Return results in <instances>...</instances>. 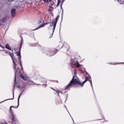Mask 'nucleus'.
Instances as JSON below:
<instances>
[{
    "mask_svg": "<svg viewBox=\"0 0 124 124\" xmlns=\"http://www.w3.org/2000/svg\"><path fill=\"white\" fill-rule=\"evenodd\" d=\"M59 18H60V16H58L55 19H53L52 22H50V24H52L51 26H53V31L52 33V36H53V34L54 33V31H55V29H56V26H57V23H58V21H59Z\"/></svg>",
    "mask_w": 124,
    "mask_h": 124,
    "instance_id": "nucleus-2",
    "label": "nucleus"
},
{
    "mask_svg": "<svg viewBox=\"0 0 124 124\" xmlns=\"http://www.w3.org/2000/svg\"><path fill=\"white\" fill-rule=\"evenodd\" d=\"M64 0H62V3H61V8H62V3H63Z\"/></svg>",
    "mask_w": 124,
    "mask_h": 124,
    "instance_id": "nucleus-19",
    "label": "nucleus"
},
{
    "mask_svg": "<svg viewBox=\"0 0 124 124\" xmlns=\"http://www.w3.org/2000/svg\"><path fill=\"white\" fill-rule=\"evenodd\" d=\"M12 107H14L13 106H11L10 107V111L11 112V114H12V122H14L15 121H16V115H14L12 112H11V108Z\"/></svg>",
    "mask_w": 124,
    "mask_h": 124,
    "instance_id": "nucleus-6",
    "label": "nucleus"
},
{
    "mask_svg": "<svg viewBox=\"0 0 124 124\" xmlns=\"http://www.w3.org/2000/svg\"><path fill=\"white\" fill-rule=\"evenodd\" d=\"M51 82H55L54 80H50Z\"/></svg>",
    "mask_w": 124,
    "mask_h": 124,
    "instance_id": "nucleus-28",
    "label": "nucleus"
},
{
    "mask_svg": "<svg viewBox=\"0 0 124 124\" xmlns=\"http://www.w3.org/2000/svg\"><path fill=\"white\" fill-rule=\"evenodd\" d=\"M61 0H58L57 3H59V4H60V3H61Z\"/></svg>",
    "mask_w": 124,
    "mask_h": 124,
    "instance_id": "nucleus-21",
    "label": "nucleus"
},
{
    "mask_svg": "<svg viewBox=\"0 0 124 124\" xmlns=\"http://www.w3.org/2000/svg\"><path fill=\"white\" fill-rule=\"evenodd\" d=\"M5 48L6 49H7V50L11 51V47H10V46H9V44H7L5 46Z\"/></svg>",
    "mask_w": 124,
    "mask_h": 124,
    "instance_id": "nucleus-9",
    "label": "nucleus"
},
{
    "mask_svg": "<svg viewBox=\"0 0 124 124\" xmlns=\"http://www.w3.org/2000/svg\"><path fill=\"white\" fill-rule=\"evenodd\" d=\"M55 54H56V52H52V54H48V55H49V56H50L51 57L52 56H54V55H55Z\"/></svg>",
    "mask_w": 124,
    "mask_h": 124,
    "instance_id": "nucleus-14",
    "label": "nucleus"
},
{
    "mask_svg": "<svg viewBox=\"0 0 124 124\" xmlns=\"http://www.w3.org/2000/svg\"><path fill=\"white\" fill-rule=\"evenodd\" d=\"M75 76L73 77L71 81L67 85H66L64 87V90H67L69 89V88H72L75 86V85H79L81 86V87H83L84 84L86 83L87 81H89L91 83L92 87H93V83L92 82V78H89L88 77H86V79L84 80L82 83L79 80V78L78 77H76V71L74 72Z\"/></svg>",
    "mask_w": 124,
    "mask_h": 124,
    "instance_id": "nucleus-1",
    "label": "nucleus"
},
{
    "mask_svg": "<svg viewBox=\"0 0 124 124\" xmlns=\"http://www.w3.org/2000/svg\"><path fill=\"white\" fill-rule=\"evenodd\" d=\"M17 88L18 89H21V86H20V85H17Z\"/></svg>",
    "mask_w": 124,
    "mask_h": 124,
    "instance_id": "nucleus-22",
    "label": "nucleus"
},
{
    "mask_svg": "<svg viewBox=\"0 0 124 124\" xmlns=\"http://www.w3.org/2000/svg\"><path fill=\"white\" fill-rule=\"evenodd\" d=\"M9 55L10 57L12 58L13 62V68L15 70H16V63H15V61H14V54L13 53L10 52V51L9 52Z\"/></svg>",
    "mask_w": 124,
    "mask_h": 124,
    "instance_id": "nucleus-4",
    "label": "nucleus"
},
{
    "mask_svg": "<svg viewBox=\"0 0 124 124\" xmlns=\"http://www.w3.org/2000/svg\"><path fill=\"white\" fill-rule=\"evenodd\" d=\"M118 2H119L121 4H123V1H122L121 0H117Z\"/></svg>",
    "mask_w": 124,
    "mask_h": 124,
    "instance_id": "nucleus-17",
    "label": "nucleus"
},
{
    "mask_svg": "<svg viewBox=\"0 0 124 124\" xmlns=\"http://www.w3.org/2000/svg\"><path fill=\"white\" fill-rule=\"evenodd\" d=\"M15 13H16V9H13L11 10V14H12V16H14L15 15Z\"/></svg>",
    "mask_w": 124,
    "mask_h": 124,
    "instance_id": "nucleus-8",
    "label": "nucleus"
},
{
    "mask_svg": "<svg viewBox=\"0 0 124 124\" xmlns=\"http://www.w3.org/2000/svg\"><path fill=\"white\" fill-rule=\"evenodd\" d=\"M50 0V1H51V0Z\"/></svg>",
    "mask_w": 124,
    "mask_h": 124,
    "instance_id": "nucleus-32",
    "label": "nucleus"
},
{
    "mask_svg": "<svg viewBox=\"0 0 124 124\" xmlns=\"http://www.w3.org/2000/svg\"><path fill=\"white\" fill-rule=\"evenodd\" d=\"M23 38H22L21 43L19 45V51L16 53L17 56H18L19 59V62H21V49H22V46L23 45V43H24V42H23Z\"/></svg>",
    "mask_w": 124,
    "mask_h": 124,
    "instance_id": "nucleus-3",
    "label": "nucleus"
},
{
    "mask_svg": "<svg viewBox=\"0 0 124 124\" xmlns=\"http://www.w3.org/2000/svg\"><path fill=\"white\" fill-rule=\"evenodd\" d=\"M51 89L52 90H53L54 91H55V92H57V93H58V95L60 96V94H59V93H61V91H60L59 90H56L53 89L52 88H51Z\"/></svg>",
    "mask_w": 124,
    "mask_h": 124,
    "instance_id": "nucleus-13",
    "label": "nucleus"
},
{
    "mask_svg": "<svg viewBox=\"0 0 124 124\" xmlns=\"http://www.w3.org/2000/svg\"><path fill=\"white\" fill-rule=\"evenodd\" d=\"M16 72H17V71H16V72H15V83H16Z\"/></svg>",
    "mask_w": 124,
    "mask_h": 124,
    "instance_id": "nucleus-20",
    "label": "nucleus"
},
{
    "mask_svg": "<svg viewBox=\"0 0 124 124\" xmlns=\"http://www.w3.org/2000/svg\"><path fill=\"white\" fill-rule=\"evenodd\" d=\"M9 99H14L13 98V99H7V100H9Z\"/></svg>",
    "mask_w": 124,
    "mask_h": 124,
    "instance_id": "nucleus-29",
    "label": "nucleus"
},
{
    "mask_svg": "<svg viewBox=\"0 0 124 124\" xmlns=\"http://www.w3.org/2000/svg\"><path fill=\"white\" fill-rule=\"evenodd\" d=\"M71 65L73 68H74V67H80V65H81L79 64V62H76V63L71 64Z\"/></svg>",
    "mask_w": 124,
    "mask_h": 124,
    "instance_id": "nucleus-5",
    "label": "nucleus"
},
{
    "mask_svg": "<svg viewBox=\"0 0 124 124\" xmlns=\"http://www.w3.org/2000/svg\"><path fill=\"white\" fill-rule=\"evenodd\" d=\"M1 25V24L0 23V26Z\"/></svg>",
    "mask_w": 124,
    "mask_h": 124,
    "instance_id": "nucleus-31",
    "label": "nucleus"
},
{
    "mask_svg": "<svg viewBox=\"0 0 124 124\" xmlns=\"http://www.w3.org/2000/svg\"><path fill=\"white\" fill-rule=\"evenodd\" d=\"M0 46H1L0 45Z\"/></svg>",
    "mask_w": 124,
    "mask_h": 124,
    "instance_id": "nucleus-33",
    "label": "nucleus"
},
{
    "mask_svg": "<svg viewBox=\"0 0 124 124\" xmlns=\"http://www.w3.org/2000/svg\"><path fill=\"white\" fill-rule=\"evenodd\" d=\"M14 0H8V1L10 2H12V1H14Z\"/></svg>",
    "mask_w": 124,
    "mask_h": 124,
    "instance_id": "nucleus-24",
    "label": "nucleus"
},
{
    "mask_svg": "<svg viewBox=\"0 0 124 124\" xmlns=\"http://www.w3.org/2000/svg\"><path fill=\"white\" fill-rule=\"evenodd\" d=\"M57 83H59V81H56Z\"/></svg>",
    "mask_w": 124,
    "mask_h": 124,
    "instance_id": "nucleus-30",
    "label": "nucleus"
},
{
    "mask_svg": "<svg viewBox=\"0 0 124 124\" xmlns=\"http://www.w3.org/2000/svg\"><path fill=\"white\" fill-rule=\"evenodd\" d=\"M5 21H6V17H4L0 20V22L1 23H4L5 22Z\"/></svg>",
    "mask_w": 124,
    "mask_h": 124,
    "instance_id": "nucleus-11",
    "label": "nucleus"
},
{
    "mask_svg": "<svg viewBox=\"0 0 124 124\" xmlns=\"http://www.w3.org/2000/svg\"><path fill=\"white\" fill-rule=\"evenodd\" d=\"M44 1H45V2H48L49 0H44Z\"/></svg>",
    "mask_w": 124,
    "mask_h": 124,
    "instance_id": "nucleus-23",
    "label": "nucleus"
},
{
    "mask_svg": "<svg viewBox=\"0 0 124 124\" xmlns=\"http://www.w3.org/2000/svg\"><path fill=\"white\" fill-rule=\"evenodd\" d=\"M13 99H14V90L13 91Z\"/></svg>",
    "mask_w": 124,
    "mask_h": 124,
    "instance_id": "nucleus-25",
    "label": "nucleus"
},
{
    "mask_svg": "<svg viewBox=\"0 0 124 124\" xmlns=\"http://www.w3.org/2000/svg\"><path fill=\"white\" fill-rule=\"evenodd\" d=\"M20 78H21V79H23V80H26L27 78H26L24 75L20 74Z\"/></svg>",
    "mask_w": 124,
    "mask_h": 124,
    "instance_id": "nucleus-12",
    "label": "nucleus"
},
{
    "mask_svg": "<svg viewBox=\"0 0 124 124\" xmlns=\"http://www.w3.org/2000/svg\"><path fill=\"white\" fill-rule=\"evenodd\" d=\"M43 20L40 19V20L38 21V24H41L43 22Z\"/></svg>",
    "mask_w": 124,
    "mask_h": 124,
    "instance_id": "nucleus-16",
    "label": "nucleus"
},
{
    "mask_svg": "<svg viewBox=\"0 0 124 124\" xmlns=\"http://www.w3.org/2000/svg\"><path fill=\"white\" fill-rule=\"evenodd\" d=\"M59 5H60V4H59L58 3H57V5H56V7H58V6H59Z\"/></svg>",
    "mask_w": 124,
    "mask_h": 124,
    "instance_id": "nucleus-26",
    "label": "nucleus"
},
{
    "mask_svg": "<svg viewBox=\"0 0 124 124\" xmlns=\"http://www.w3.org/2000/svg\"><path fill=\"white\" fill-rule=\"evenodd\" d=\"M66 47H67V48H66V50L67 52V51H68V50H69V46L68 45H66Z\"/></svg>",
    "mask_w": 124,
    "mask_h": 124,
    "instance_id": "nucleus-15",
    "label": "nucleus"
},
{
    "mask_svg": "<svg viewBox=\"0 0 124 124\" xmlns=\"http://www.w3.org/2000/svg\"><path fill=\"white\" fill-rule=\"evenodd\" d=\"M0 47L2 48L3 49H4V47H3L2 46H0Z\"/></svg>",
    "mask_w": 124,
    "mask_h": 124,
    "instance_id": "nucleus-27",
    "label": "nucleus"
},
{
    "mask_svg": "<svg viewBox=\"0 0 124 124\" xmlns=\"http://www.w3.org/2000/svg\"><path fill=\"white\" fill-rule=\"evenodd\" d=\"M22 95V93H21L20 94H19L18 97V99H17V102H18V105L17 107H14V108H17V107H18L19 106V101L20 100V98L21 97V96Z\"/></svg>",
    "mask_w": 124,
    "mask_h": 124,
    "instance_id": "nucleus-10",
    "label": "nucleus"
},
{
    "mask_svg": "<svg viewBox=\"0 0 124 124\" xmlns=\"http://www.w3.org/2000/svg\"><path fill=\"white\" fill-rule=\"evenodd\" d=\"M48 24H50V22H46L45 24H43L37 28L36 29L33 30V31H36V30H38V29H40L41 28H43L46 25H48Z\"/></svg>",
    "mask_w": 124,
    "mask_h": 124,
    "instance_id": "nucleus-7",
    "label": "nucleus"
},
{
    "mask_svg": "<svg viewBox=\"0 0 124 124\" xmlns=\"http://www.w3.org/2000/svg\"><path fill=\"white\" fill-rule=\"evenodd\" d=\"M19 65H20L22 69H23V65H22V62H21V59H20V64Z\"/></svg>",
    "mask_w": 124,
    "mask_h": 124,
    "instance_id": "nucleus-18",
    "label": "nucleus"
}]
</instances>
